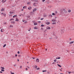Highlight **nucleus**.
Wrapping results in <instances>:
<instances>
[{"label": "nucleus", "mask_w": 74, "mask_h": 74, "mask_svg": "<svg viewBox=\"0 0 74 74\" xmlns=\"http://www.w3.org/2000/svg\"><path fill=\"white\" fill-rule=\"evenodd\" d=\"M62 10L63 11H64V14L65 16H66V15H68L67 12L66 10H65V9H63Z\"/></svg>", "instance_id": "obj_1"}, {"label": "nucleus", "mask_w": 74, "mask_h": 74, "mask_svg": "<svg viewBox=\"0 0 74 74\" xmlns=\"http://www.w3.org/2000/svg\"><path fill=\"white\" fill-rule=\"evenodd\" d=\"M37 11V8H35L34 9L33 11V12H34L35 11Z\"/></svg>", "instance_id": "obj_2"}, {"label": "nucleus", "mask_w": 74, "mask_h": 74, "mask_svg": "<svg viewBox=\"0 0 74 74\" xmlns=\"http://www.w3.org/2000/svg\"><path fill=\"white\" fill-rule=\"evenodd\" d=\"M32 8L31 7H29L28 8V10H32Z\"/></svg>", "instance_id": "obj_3"}, {"label": "nucleus", "mask_w": 74, "mask_h": 74, "mask_svg": "<svg viewBox=\"0 0 74 74\" xmlns=\"http://www.w3.org/2000/svg\"><path fill=\"white\" fill-rule=\"evenodd\" d=\"M7 1V0H2V2L3 3H5L6 1Z\"/></svg>", "instance_id": "obj_4"}, {"label": "nucleus", "mask_w": 74, "mask_h": 74, "mask_svg": "<svg viewBox=\"0 0 74 74\" xmlns=\"http://www.w3.org/2000/svg\"><path fill=\"white\" fill-rule=\"evenodd\" d=\"M52 22H56V20L53 19L52 20Z\"/></svg>", "instance_id": "obj_5"}, {"label": "nucleus", "mask_w": 74, "mask_h": 74, "mask_svg": "<svg viewBox=\"0 0 74 74\" xmlns=\"http://www.w3.org/2000/svg\"><path fill=\"white\" fill-rule=\"evenodd\" d=\"M46 29H49H49H51V27H47Z\"/></svg>", "instance_id": "obj_6"}, {"label": "nucleus", "mask_w": 74, "mask_h": 74, "mask_svg": "<svg viewBox=\"0 0 74 74\" xmlns=\"http://www.w3.org/2000/svg\"><path fill=\"white\" fill-rule=\"evenodd\" d=\"M37 4V3H34V6H36Z\"/></svg>", "instance_id": "obj_7"}, {"label": "nucleus", "mask_w": 74, "mask_h": 74, "mask_svg": "<svg viewBox=\"0 0 74 74\" xmlns=\"http://www.w3.org/2000/svg\"><path fill=\"white\" fill-rule=\"evenodd\" d=\"M36 62H39V59L37 58L36 59Z\"/></svg>", "instance_id": "obj_8"}, {"label": "nucleus", "mask_w": 74, "mask_h": 74, "mask_svg": "<svg viewBox=\"0 0 74 74\" xmlns=\"http://www.w3.org/2000/svg\"><path fill=\"white\" fill-rule=\"evenodd\" d=\"M71 10H70V9L68 10V12H69V13L71 12Z\"/></svg>", "instance_id": "obj_9"}, {"label": "nucleus", "mask_w": 74, "mask_h": 74, "mask_svg": "<svg viewBox=\"0 0 74 74\" xmlns=\"http://www.w3.org/2000/svg\"><path fill=\"white\" fill-rule=\"evenodd\" d=\"M46 24L47 25H49V24H50V23H49V22H47L46 23Z\"/></svg>", "instance_id": "obj_10"}, {"label": "nucleus", "mask_w": 74, "mask_h": 74, "mask_svg": "<svg viewBox=\"0 0 74 74\" xmlns=\"http://www.w3.org/2000/svg\"><path fill=\"white\" fill-rule=\"evenodd\" d=\"M69 29H70V30H73V29H72V28H71V26H69Z\"/></svg>", "instance_id": "obj_11"}, {"label": "nucleus", "mask_w": 74, "mask_h": 74, "mask_svg": "<svg viewBox=\"0 0 74 74\" xmlns=\"http://www.w3.org/2000/svg\"><path fill=\"white\" fill-rule=\"evenodd\" d=\"M52 17V15H51V14H50L49 16V18H51V17Z\"/></svg>", "instance_id": "obj_12"}, {"label": "nucleus", "mask_w": 74, "mask_h": 74, "mask_svg": "<svg viewBox=\"0 0 74 74\" xmlns=\"http://www.w3.org/2000/svg\"><path fill=\"white\" fill-rule=\"evenodd\" d=\"M73 43H74V41H72L70 42L69 44H73Z\"/></svg>", "instance_id": "obj_13"}, {"label": "nucleus", "mask_w": 74, "mask_h": 74, "mask_svg": "<svg viewBox=\"0 0 74 74\" xmlns=\"http://www.w3.org/2000/svg\"><path fill=\"white\" fill-rule=\"evenodd\" d=\"M4 9L3 8H2L1 10V11H4Z\"/></svg>", "instance_id": "obj_14"}, {"label": "nucleus", "mask_w": 74, "mask_h": 74, "mask_svg": "<svg viewBox=\"0 0 74 74\" xmlns=\"http://www.w3.org/2000/svg\"><path fill=\"white\" fill-rule=\"evenodd\" d=\"M16 16H17V15H15L13 16V18H15V17H16Z\"/></svg>", "instance_id": "obj_15"}, {"label": "nucleus", "mask_w": 74, "mask_h": 74, "mask_svg": "<svg viewBox=\"0 0 74 74\" xmlns=\"http://www.w3.org/2000/svg\"><path fill=\"white\" fill-rule=\"evenodd\" d=\"M56 22H53L52 23V24L53 25H55V24H56Z\"/></svg>", "instance_id": "obj_16"}, {"label": "nucleus", "mask_w": 74, "mask_h": 74, "mask_svg": "<svg viewBox=\"0 0 74 74\" xmlns=\"http://www.w3.org/2000/svg\"><path fill=\"white\" fill-rule=\"evenodd\" d=\"M34 25H37V23H34Z\"/></svg>", "instance_id": "obj_17"}, {"label": "nucleus", "mask_w": 74, "mask_h": 74, "mask_svg": "<svg viewBox=\"0 0 74 74\" xmlns=\"http://www.w3.org/2000/svg\"><path fill=\"white\" fill-rule=\"evenodd\" d=\"M56 59H60V57H57L56 58Z\"/></svg>", "instance_id": "obj_18"}, {"label": "nucleus", "mask_w": 74, "mask_h": 74, "mask_svg": "<svg viewBox=\"0 0 74 74\" xmlns=\"http://www.w3.org/2000/svg\"><path fill=\"white\" fill-rule=\"evenodd\" d=\"M57 65H58V66H59V67H62V66H61L60 65H59V64H58Z\"/></svg>", "instance_id": "obj_19"}, {"label": "nucleus", "mask_w": 74, "mask_h": 74, "mask_svg": "<svg viewBox=\"0 0 74 74\" xmlns=\"http://www.w3.org/2000/svg\"><path fill=\"white\" fill-rule=\"evenodd\" d=\"M34 67L35 68V69H37V66L36 65H35Z\"/></svg>", "instance_id": "obj_20"}, {"label": "nucleus", "mask_w": 74, "mask_h": 74, "mask_svg": "<svg viewBox=\"0 0 74 74\" xmlns=\"http://www.w3.org/2000/svg\"><path fill=\"white\" fill-rule=\"evenodd\" d=\"M3 15H4V16L6 17V14H5V13H4Z\"/></svg>", "instance_id": "obj_21"}, {"label": "nucleus", "mask_w": 74, "mask_h": 74, "mask_svg": "<svg viewBox=\"0 0 74 74\" xmlns=\"http://www.w3.org/2000/svg\"><path fill=\"white\" fill-rule=\"evenodd\" d=\"M16 19L15 20V21H16L17 22H18L19 21V20L17 19V18H16Z\"/></svg>", "instance_id": "obj_22"}, {"label": "nucleus", "mask_w": 74, "mask_h": 74, "mask_svg": "<svg viewBox=\"0 0 74 74\" xmlns=\"http://www.w3.org/2000/svg\"><path fill=\"white\" fill-rule=\"evenodd\" d=\"M14 27V26L13 25H10V27Z\"/></svg>", "instance_id": "obj_23"}, {"label": "nucleus", "mask_w": 74, "mask_h": 74, "mask_svg": "<svg viewBox=\"0 0 74 74\" xmlns=\"http://www.w3.org/2000/svg\"><path fill=\"white\" fill-rule=\"evenodd\" d=\"M30 3V2H27V4H28V5H29V4Z\"/></svg>", "instance_id": "obj_24"}, {"label": "nucleus", "mask_w": 74, "mask_h": 74, "mask_svg": "<svg viewBox=\"0 0 74 74\" xmlns=\"http://www.w3.org/2000/svg\"><path fill=\"white\" fill-rule=\"evenodd\" d=\"M13 24H15V22L14 21H12L11 22Z\"/></svg>", "instance_id": "obj_25"}, {"label": "nucleus", "mask_w": 74, "mask_h": 74, "mask_svg": "<svg viewBox=\"0 0 74 74\" xmlns=\"http://www.w3.org/2000/svg\"><path fill=\"white\" fill-rule=\"evenodd\" d=\"M56 61H57V59H55L54 60V62H56Z\"/></svg>", "instance_id": "obj_26"}, {"label": "nucleus", "mask_w": 74, "mask_h": 74, "mask_svg": "<svg viewBox=\"0 0 74 74\" xmlns=\"http://www.w3.org/2000/svg\"><path fill=\"white\" fill-rule=\"evenodd\" d=\"M13 20H14V19L13 18H11L10 19V21H12Z\"/></svg>", "instance_id": "obj_27"}, {"label": "nucleus", "mask_w": 74, "mask_h": 74, "mask_svg": "<svg viewBox=\"0 0 74 74\" xmlns=\"http://www.w3.org/2000/svg\"><path fill=\"white\" fill-rule=\"evenodd\" d=\"M21 15H22V16H24V15H23V14H21V15H20V16H21Z\"/></svg>", "instance_id": "obj_28"}, {"label": "nucleus", "mask_w": 74, "mask_h": 74, "mask_svg": "<svg viewBox=\"0 0 74 74\" xmlns=\"http://www.w3.org/2000/svg\"><path fill=\"white\" fill-rule=\"evenodd\" d=\"M34 29H37V27H36L34 28Z\"/></svg>", "instance_id": "obj_29"}, {"label": "nucleus", "mask_w": 74, "mask_h": 74, "mask_svg": "<svg viewBox=\"0 0 74 74\" xmlns=\"http://www.w3.org/2000/svg\"><path fill=\"white\" fill-rule=\"evenodd\" d=\"M5 46H6V44L4 45L3 46V48H4V47H5Z\"/></svg>", "instance_id": "obj_30"}, {"label": "nucleus", "mask_w": 74, "mask_h": 74, "mask_svg": "<svg viewBox=\"0 0 74 74\" xmlns=\"http://www.w3.org/2000/svg\"><path fill=\"white\" fill-rule=\"evenodd\" d=\"M13 13H14V12H10V14H13Z\"/></svg>", "instance_id": "obj_31"}, {"label": "nucleus", "mask_w": 74, "mask_h": 74, "mask_svg": "<svg viewBox=\"0 0 74 74\" xmlns=\"http://www.w3.org/2000/svg\"><path fill=\"white\" fill-rule=\"evenodd\" d=\"M3 29H1V32H3Z\"/></svg>", "instance_id": "obj_32"}, {"label": "nucleus", "mask_w": 74, "mask_h": 74, "mask_svg": "<svg viewBox=\"0 0 74 74\" xmlns=\"http://www.w3.org/2000/svg\"><path fill=\"white\" fill-rule=\"evenodd\" d=\"M52 15H55V13H53L52 14Z\"/></svg>", "instance_id": "obj_33"}, {"label": "nucleus", "mask_w": 74, "mask_h": 74, "mask_svg": "<svg viewBox=\"0 0 74 74\" xmlns=\"http://www.w3.org/2000/svg\"><path fill=\"white\" fill-rule=\"evenodd\" d=\"M34 1H35L36 2H37L38 1L37 0H34Z\"/></svg>", "instance_id": "obj_34"}, {"label": "nucleus", "mask_w": 74, "mask_h": 74, "mask_svg": "<svg viewBox=\"0 0 74 74\" xmlns=\"http://www.w3.org/2000/svg\"><path fill=\"white\" fill-rule=\"evenodd\" d=\"M46 71H47L46 70L42 71V72H46Z\"/></svg>", "instance_id": "obj_35"}, {"label": "nucleus", "mask_w": 74, "mask_h": 74, "mask_svg": "<svg viewBox=\"0 0 74 74\" xmlns=\"http://www.w3.org/2000/svg\"><path fill=\"white\" fill-rule=\"evenodd\" d=\"M44 26V25H41V27H43Z\"/></svg>", "instance_id": "obj_36"}, {"label": "nucleus", "mask_w": 74, "mask_h": 74, "mask_svg": "<svg viewBox=\"0 0 74 74\" xmlns=\"http://www.w3.org/2000/svg\"><path fill=\"white\" fill-rule=\"evenodd\" d=\"M1 68L2 69H4V67H1Z\"/></svg>", "instance_id": "obj_37"}, {"label": "nucleus", "mask_w": 74, "mask_h": 74, "mask_svg": "<svg viewBox=\"0 0 74 74\" xmlns=\"http://www.w3.org/2000/svg\"><path fill=\"white\" fill-rule=\"evenodd\" d=\"M1 71H4V70L3 69H1Z\"/></svg>", "instance_id": "obj_38"}, {"label": "nucleus", "mask_w": 74, "mask_h": 74, "mask_svg": "<svg viewBox=\"0 0 74 74\" xmlns=\"http://www.w3.org/2000/svg\"><path fill=\"white\" fill-rule=\"evenodd\" d=\"M17 53H18V54H19V53H20V52H19V51H18L17 52Z\"/></svg>", "instance_id": "obj_39"}, {"label": "nucleus", "mask_w": 74, "mask_h": 74, "mask_svg": "<svg viewBox=\"0 0 74 74\" xmlns=\"http://www.w3.org/2000/svg\"><path fill=\"white\" fill-rule=\"evenodd\" d=\"M36 70H40V68H38L36 69Z\"/></svg>", "instance_id": "obj_40"}, {"label": "nucleus", "mask_w": 74, "mask_h": 74, "mask_svg": "<svg viewBox=\"0 0 74 74\" xmlns=\"http://www.w3.org/2000/svg\"><path fill=\"white\" fill-rule=\"evenodd\" d=\"M43 19H44V18H41L40 19V20H43Z\"/></svg>", "instance_id": "obj_41"}, {"label": "nucleus", "mask_w": 74, "mask_h": 74, "mask_svg": "<svg viewBox=\"0 0 74 74\" xmlns=\"http://www.w3.org/2000/svg\"><path fill=\"white\" fill-rule=\"evenodd\" d=\"M26 7H25V6H24V7H23V8L24 9H25V8Z\"/></svg>", "instance_id": "obj_42"}, {"label": "nucleus", "mask_w": 74, "mask_h": 74, "mask_svg": "<svg viewBox=\"0 0 74 74\" xmlns=\"http://www.w3.org/2000/svg\"><path fill=\"white\" fill-rule=\"evenodd\" d=\"M27 18H30V16H27Z\"/></svg>", "instance_id": "obj_43"}, {"label": "nucleus", "mask_w": 74, "mask_h": 74, "mask_svg": "<svg viewBox=\"0 0 74 74\" xmlns=\"http://www.w3.org/2000/svg\"><path fill=\"white\" fill-rule=\"evenodd\" d=\"M17 56H18L17 55V54H15V56L16 57Z\"/></svg>", "instance_id": "obj_44"}, {"label": "nucleus", "mask_w": 74, "mask_h": 74, "mask_svg": "<svg viewBox=\"0 0 74 74\" xmlns=\"http://www.w3.org/2000/svg\"><path fill=\"white\" fill-rule=\"evenodd\" d=\"M21 55H19L18 56V57H21Z\"/></svg>", "instance_id": "obj_45"}, {"label": "nucleus", "mask_w": 74, "mask_h": 74, "mask_svg": "<svg viewBox=\"0 0 74 74\" xmlns=\"http://www.w3.org/2000/svg\"><path fill=\"white\" fill-rule=\"evenodd\" d=\"M45 0H42V1L43 2H44L45 1Z\"/></svg>", "instance_id": "obj_46"}, {"label": "nucleus", "mask_w": 74, "mask_h": 74, "mask_svg": "<svg viewBox=\"0 0 74 74\" xmlns=\"http://www.w3.org/2000/svg\"><path fill=\"white\" fill-rule=\"evenodd\" d=\"M27 68H28V69H30V67L28 66H27Z\"/></svg>", "instance_id": "obj_47"}, {"label": "nucleus", "mask_w": 74, "mask_h": 74, "mask_svg": "<svg viewBox=\"0 0 74 74\" xmlns=\"http://www.w3.org/2000/svg\"><path fill=\"white\" fill-rule=\"evenodd\" d=\"M55 63L53 62V63H52V64H55Z\"/></svg>", "instance_id": "obj_48"}, {"label": "nucleus", "mask_w": 74, "mask_h": 74, "mask_svg": "<svg viewBox=\"0 0 74 74\" xmlns=\"http://www.w3.org/2000/svg\"><path fill=\"white\" fill-rule=\"evenodd\" d=\"M31 1H34V0H31Z\"/></svg>", "instance_id": "obj_49"}, {"label": "nucleus", "mask_w": 74, "mask_h": 74, "mask_svg": "<svg viewBox=\"0 0 74 74\" xmlns=\"http://www.w3.org/2000/svg\"><path fill=\"white\" fill-rule=\"evenodd\" d=\"M22 66H20V68H21H21H22Z\"/></svg>", "instance_id": "obj_50"}, {"label": "nucleus", "mask_w": 74, "mask_h": 74, "mask_svg": "<svg viewBox=\"0 0 74 74\" xmlns=\"http://www.w3.org/2000/svg\"><path fill=\"white\" fill-rule=\"evenodd\" d=\"M4 25H5V24H6V23H3Z\"/></svg>", "instance_id": "obj_51"}, {"label": "nucleus", "mask_w": 74, "mask_h": 74, "mask_svg": "<svg viewBox=\"0 0 74 74\" xmlns=\"http://www.w3.org/2000/svg\"><path fill=\"white\" fill-rule=\"evenodd\" d=\"M68 73H69V74H70V73H71V72H69Z\"/></svg>", "instance_id": "obj_52"}, {"label": "nucleus", "mask_w": 74, "mask_h": 74, "mask_svg": "<svg viewBox=\"0 0 74 74\" xmlns=\"http://www.w3.org/2000/svg\"><path fill=\"white\" fill-rule=\"evenodd\" d=\"M47 73H48V74H49V72H47Z\"/></svg>", "instance_id": "obj_53"}, {"label": "nucleus", "mask_w": 74, "mask_h": 74, "mask_svg": "<svg viewBox=\"0 0 74 74\" xmlns=\"http://www.w3.org/2000/svg\"><path fill=\"white\" fill-rule=\"evenodd\" d=\"M47 31V29H45V30L44 31V32H45Z\"/></svg>", "instance_id": "obj_54"}, {"label": "nucleus", "mask_w": 74, "mask_h": 74, "mask_svg": "<svg viewBox=\"0 0 74 74\" xmlns=\"http://www.w3.org/2000/svg\"><path fill=\"white\" fill-rule=\"evenodd\" d=\"M25 70H28L27 68H26Z\"/></svg>", "instance_id": "obj_55"}, {"label": "nucleus", "mask_w": 74, "mask_h": 74, "mask_svg": "<svg viewBox=\"0 0 74 74\" xmlns=\"http://www.w3.org/2000/svg\"><path fill=\"white\" fill-rule=\"evenodd\" d=\"M32 59H35V58H32Z\"/></svg>", "instance_id": "obj_56"}, {"label": "nucleus", "mask_w": 74, "mask_h": 74, "mask_svg": "<svg viewBox=\"0 0 74 74\" xmlns=\"http://www.w3.org/2000/svg\"><path fill=\"white\" fill-rule=\"evenodd\" d=\"M11 74H14V73H11Z\"/></svg>", "instance_id": "obj_57"}, {"label": "nucleus", "mask_w": 74, "mask_h": 74, "mask_svg": "<svg viewBox=\"0 0 74 74\" xmlns=\"http://www.w3.org/2000/svg\"><path fill=\"white\" fill-rule=\"evenodd\" d=\"M12 58H14V56H12Z\"/></svg>", "instance_id": "obj_58"}, {"label": "nucleus", "mask_w": 74, "mask_h": 74, "mask_svg": "<svg viewBox=\"0 0 74 74\" xmlns=\"http://www.w3.org/2000/svg\"><path fill=\"white\" fill-rule=\"evenodd\" d=\"M14 67H15V66H16V64H14Z\"/></svg>", "instance_id": "obj_59"}, {"label": "nucleus", "mask_w": 74, "mask_h": 74, "mask_svg": "<svg viewBox=\"0 0 74 74\" xmlns=\"http://www.w3.org/2000/svg\"><path fill=\"white\" fill-rule=\"evenodd\" d=\"M38 22H39V23H41V21H39Z\"/></svg>", "instance_id": "obj_60"}, {"label": "nucleus", "mask_w": 74, "mask_h": 74, "mask_svg": "<svg viewBox=\"0 0 74 74\" xmlns=\"http://www.w3.org/2000/svg\"><path fill=\"white\" fill-rule=\"evenodd\" d=\"M1 14H2L3 15H4V13H1Z\"/></svg>", "instance_id": "obj_61"}, {"label": "nucleus", "mask_w": 74, "mask_h": 74, "mask_svg": "<svg viewBox=\"0 0 74 74\" xmlns=\"http://www.w3.org/2000/svg\"><path fill=\"white\" fill-rule=\"evenodd\" d=\"M56 18H57V17H55V19H56Z\"/></svg>", "instance_id": "obj_62"}, {"label": "nucleus", "mask_w": 74, "mask_h": 74, "mask_svg": "<svg viewBox=\"0 0 74 74\" xmlns=\"http://www.w3.org/2000/svg\"><path fill=\"white\" fill-rule=\"evenodd\" d=\"M71 38H69V40H71Z\"/></svg>", "instance_id": "obj_63"}, {"label": "nucleus", "mask_w": 74, "mask_h": 74, "mask_svg": "<svg viewBox=\"0 0 74 74\" xmlns=\"http://www.w3.org/2000/svg\"><path fill=\"white\" fill-rule=\"evenodd\" d=\"M41 30H43V28H41Z\"/></svg>", "instance_id": "obj_64"}]
</instances>
